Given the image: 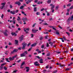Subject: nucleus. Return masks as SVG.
I'll list each match as a JSON object with an SVG mask.
<instances>
[{
	"instance_id": "32",
	"label": "nucleus",
	"mask_w": 73,
	"mask_h": 73,
	"mask_svg": "<svg viewBox=\"0 0 73 73\" xmlns=\"http://www.w3.org/2000/svg\"><path fill=\"white\" fill-rule=\"evenodd\" d=\"M32 49V47H31L28 50V51L29 52H30V51H31V49Z\"/></svg>"
},
{
	"instance_id": "29",
	"label": "nucleus",
	"mask_w": 73,
	"mask_h": 73,
	"mask_svg": "<svg viewBox=\"0 0 73 73\" xmlns=\"http://www.w3.org/2000/svg\"><path fill=\"white\" fill-rule=\"evenodd\" d=\"M37 15H40V12H37L36 13Z\"/></svg>"
},
{
	"instance_id": "13",
	"label": "nucleus",
	"mask_w": 73,
	"mask_h": 73,
	"mask_svg": "<svg viewBox=\"0 0 73 73\" xmlns=\"http://www.w3.org/2000/svg\"><path fill=\"white\" fill-rule=\"evenodd\" d=\"M11 34L12 36H14V35L15 36H16L17 35V34H16V33H11Z\"/></svg>"
},
{
	"instance_id": "21",
	"label": "nucleus",
	"mask_w": 73,
	"mask_h": 73,
	"mask_svg": "<svg viewBox=\"0 0 73 73\" xmlns=\"http://www.w3.org/2000/svg\"><path fill=\"white\" fill-rule=\"evenodd\" d=\"M42 2H40V1H39L37 3V4H42Z\"/></svg>"
},
{
	"instance_id": "4",
	"label": "nucleus",
	"mask_w": 73,
	"mask_h": 73,
	"mask_svg": "<svg viewBox=\"0 0 73 73\" xmlns=\"http://www.w3.org/2000/svg\"><path fill=\"white\" fill-rule=\"evenodd\" d=\"M56 65H59L60 66V67H62L63 66H65V65L63 64V65H62L61 64V63H60L59 64V63H57L56 64Z\"/></svg>"
},
{
	"instance_id": "23",
	"label": "nucleus",
	"mask_w": 73,
	"mask_h": 73,
	"mask_svg": "<svg viewBox=\"0 0 73 73\" xmlns=\"http://www.w3.org/2000/svg\"><path fill=\"white\" fill-rule=\"evenodd\" d=\"M37 7H35L34 8V12H36L37 11Z\"/></svg>"
},
{
	"instance_id": "36",
	"label": "nucleus",
	"mask_w": 73,
	"mask_h": 73,
	"mask_svg": "<svg viewBox=\"0 0 73 73\" xmlns=\"http://www.w3.org/2000/svg\"><path fill=\"white\" fill-rule=\"evenodd\" d=\"M17 57V55L16 54L14 56H13V58H15V57Z\"/></svg>"
},
{
	"instance_id": "10",
	"label": "nucleus",
	"mask_w": 73,
	"mask_h": 73,
	"mask_svg": "<svg viewBox=\"0 0 73 73\" xmlns=\"http://www.w3.org/2000/svg\"><path fill=\"white\" fill-rule=\"evenodd\" d=\"M36 51H37L38 53H41V51H40V50L39 49H37L36 50Z\"/></svg>"
},
{
	"instance_id": "18",
	"label": "nucleus",
	"mask_w": 73,
	"mask_h": 73,
	"mask_svg": "<svg viewBox=\"0 0 73 73\" xmlns=\"http://www.w3.org/2000/svg\"><path fill=\"white\" fill-rule=\"evenodd\" d=\"M36 43H34V44H32L31 46L33 47V46H35L36 45Z\"/></svg>"
},
{
	"instance_id": "57",
	"label": "nucleus",
	"mask_w": 73,
	"mask_h": 73,
	"mask_svg": "<svg viewBox=\"0 0 73 73\" xmlns=\"http://www.w3.org/2000/svg\"><path fill=\"white\" fill-rule=\"evenodd\" d=\"M60 60H63L64 59V58H59Z\"/></svg>"
},
{
	"instance_id": "3",
	"label": "nucleus",
	"mask_w": 73,
	"mask_h": 73,
	"mask_svg": "<svg viewBox=\"0 0 73 73\" xmlns=\"http://www.w3.org/2000/svg\"><path fill=\"white\" fill-rule=\"evenodd\" d=\"M34 65L35 66H39L40 65V64H39L38 63V62H34Z\"/></svg>"
},
{
	"instance_id": "33",
	"label": "nucleus",
	"mask_w": 73,
	"mask_h": 73,
	"mask_svg": "<svg viewBox=\"0 0 73 73\" xmlns=\"http://www.w3.org/2000/svg\"><path fill=\"white\" fill-rule=\"evenodd\" d=\"M3 67H2V66L0 67V70H3Z\"/></svg>"
},
{
	"instance_id": "52",
	"label": "nucleus",
	"mask_w": 73,
	"mask_h": 73,
	"mask_svg": "<svg viewBox=\"0 0 73 73\" xmlns=\"http://www.w3.org/2000/svg\"><path fill=\"white\" fill-rule=\"evenodd\" d=\"M42 39H43V37H41L40 38V40H42Z\"/></svg>"
},
{
	"instance_id": "19",
	"label": "nucleus",
	"mask_w": 73,
	"mask_h": 73,
	"mask_svg": "<svg viewBox=\"0 0 73 73\" xmlns=\"http://www.w3.org/2000/svg\"><path fill=\"white\" fill-rule=\"evenodd\" d=\"M51 0H48L47 1V3L48 4H50V3H51Z\"/></svg>"
},
{
	"instance_id": "30",
	"label": "nucleus",
	"mask_w": 73,
	"mask_h": 73,
	"mask_svg": "<svg viewBox=\"0 0 73 73\" xmlns=\"http://www.w3.org/2000/svg\"><path fill=\"white\" fill-rule=\"evenodd\" d=\"M9 60V58H6V61L7 62H10V61H9L8 60Z\"/></svg>"
},
{
	"instance_id": "24",
	"label": "nucleus",
	"mask_w": 73,
	"mask_h": 73,
	"mask_svg": "<svg viewBox=\"0 0 73 73\" xmlns=\"http://www.w3.org/2000/svg\"><path fill=\"white\" fill-rule=\"evenodd\" d=\"M3 69L5 70H7V67H6L5 66L3 68Z\"/></svg>"
},
{
	"instance_id": "9",
	"label": "nucleus",
	"mask_w": 73,
	"mask_h": 73,
	"mask_svg": "<svg viewBox=\"0 0 73 73\" xmlns=\"http://www.w3.org/2000/svg\"><path fill=\"white\" fill-rule=\"evenodd\" d=\"M25 69H26V72H28L29 70V68L28 67H26L25 68Z\"/></svg>"
},
{
	"instance_id": "63",
	"label": "nucleus",
	"mask_w": 73,
	"mask_h": 73,
	"mask_svg": "<svg viewBox=\"0 0 73 73\" xmlns=\"http://www.w3.org/2000/svg\"><path fill=\"white\" fill-rule=\"evenodd\" d=\"M42 59H40V60H39V61H42Z\"/></svg>"
},
{
	"instance_id": "47",
	"label": "nucleus",
	"mask_w": 73,
	"mask_h": 73,
	"mask_svg": "<svg viewBox=\"0 0 73 73\" xmlns=\"http://www.w3.org/2000/svg\"><path fill=\"white\" fill-rule=\"evenodd\" d=\"M49 44H48V43H47L46 47H49Z\"/></svg>"
},
{
	"instance_id": "59",
	"label": "nucleus",
	"mask_w": 73,
	"mask_h": 73,
	"mask_svg": "<svg viewBox=\"0 0 73 73\" xmlns=\"http://www.w3.org/2000/svg\"><path fill=\"white\" fill-rule=\"evenodd\" d=\"M18 31H21V29L20 28H18Z\"/></svg>"
},
{
	"instance_id": "7",
	"label": "nucleus",
	"mask_w": 73,
	"mask_h": 73,
	"mask_svg": "<svg viewBox=\"0 0 73 73\" xmlns=\"http://www.w3.org/2000/svg\"><path fill=\"white\" fill-rule=\"evenodd\" d=\"M14 58H14L13 56V57H12V58L11 57H10L9 59L10 61H13V60H14Z\"/></svg>"
},
{
	"instance_id": "53",
	"label": "nucleus",
	"mask_w": 73,
	"mask_h": 73,
	"mask_svg": "<svg viewBox=\"0 0 73 73\" xmlns=\"http://www.w3.org/2000/svg\"><path fill=\"white\" fill-rule=\"evenodd\" d=\"M19 10H16L15 11V13H18V12H19Z\"/></svg>"
},
{
	"instance_id": "40",
	"label": "nucleus",
	"mask_w": 73,
	"mask_h": 73,
	"mask_svg": "<svg viewBox=\"0 0 73 73\" xmlns=\"http://www.w3.org/2000/svg\"><path fill=\"white\" fill-rule=\"evenodd\" d=\"M17 70H15L13 71V72H14V73H16V72H17Z\"/></svg>"
},
{
	"instance_id": "41",
	"label": "nucleus",
	"mask_w": 73,
	"mask_h": 73,
	"mask_svg": "<svg viewBox=\"0 0 73 73\" xmlns=\"http://www.w3.org/2000/svg\"><path fill=\"white\" fill-rule=\"evenodd\" d=\"M36 25V23H34L32 27H35V25Z\"/></svg>"
},
{
	"instance_id": "12",
	"label": "nucleus",
	"mask_w": 73,
	"mask_h": 73,
	"mask_svg": "<svg viewBox=\"0 0 73 73\" xmlns=\"http://www.w3.org/2000/svg\"><path fill=\"white\" fill-rule=\"evenodd\" d=\"M29 3H31V1L30 0H28L26 2L27 4H28Z\"/></svg>"
},
{
	"instance_id": "16",
	"label": "nucleus",
	"mask_w": 73,
	"mask_h": 73,
	"mask_svg": "<svg viewBox=\"0 0 73 73\" xmlns=\"http://www.w3.org/2000/svg\"><path fill=\"white\" fill-rule=\"evenodd\" d=\"M25 64V62H23L22 63V64L21 65V68H23V67H21L22 66H23V65H24Z\"/></svg>"
},
{
	"instance_id": "8",
	"label": "nucleus",
	"mask_w": 73,
	"mask_h": 73,
	"mask_svg": "<svg viewBox=\"0 0 73 73\" xmlns=\"http://www.w3.org/2000/svg\"><path fill=\"white\" fill-rule=\"evenodd\" d=\"M25 54V53H23L22 54H21L20 56L21 57H25V56H26Z\"/></svg>"
},
{
	"instance_id": "50",
	"label": "nucleus",
	"mask_w": 73,
	"mask_h": 73,
	"mask_svg": "<svg viewBox=\"0 0 73 73\" xmlns=\"http://www.w3.org/2000/svg\"><path fill=\"white\" fill-rule=\"evenodd\" d=\"M63 39L65 41H66V38H65V37L64 36H63Z\"/></svg>"
},
{
	"instance_id": "5",
	"label": "nucleus",
	"mask_w": 73,
	"mask_h": 73,
	"mask_svg": "<svg viewBox=\"0 0 73 73\" xmlns=\"http://www.w3.org/2000/svg\"><path fill=\"white\" fill-rule=\"evenodd\" d=\"M38 31V30H35L33 29H32V32L33 33H36L37 32V31Z\"/></svg>"
},
{
	"instance_id": "22",
	"label": "nucleus",
	"mask_w": 73,
	"mask_h": 73,
	"mask_svg": "<svg viewBox=\"0 0 73 73\" xmlns=\"http://www.w3.org/2000/svg\"><path fill=\"white\" fill-rule=\"evenodd\" d=\"M3 33H4L5 36H8V34L7 33L5 32Z\"/></svg>"
},
{
	"instance_id": "6",
	"label": "nucleus",
	"mask_w": 73,
	"mask_h": 73,
	"mask_svg": "<svg viewBox=\"0 0 73 73\" xmlns=\"http://www.w3.org/2000/svg\"><path fill=\"white\" fill-rule=\"evenodd\" d=\"M24 38V36L23 35H21L20 38V41H21L22 40H23V38Z\"/></svg>"
},
{
	"instance_id": "35",
	"label": "nucleus",
	"mask_w": 73,
	"mask_h": 73,
	"mask_svg": "<svg viewBox=\"0 0 73 73\" xmlns=\"http://www.w3.org/2000/svg\"><path fill=\"white\" fill-rule=\"evenodd\" d=\"M17 49H16L13 50L14 52H17Z\"/></svg>"
},
{
	"instance_id": "28",
	"label": "nucleus",
	"mask_w": 73,
	"mask_h": 73,
	"mask_svg": "<svg viewBox=\"0 0 73 73\" xmlns=\"http://www.w3.org/2000/svg\"><path fill=\"white\" fill-rule=\"evenodd\" d=\"M66 33L68 36H70V33L68 32H66Z\"/></svg>"
},
{
	"instance_id": "34",
	"label": "nucleus",
	"mask_w": 73,
	"mask_h": 73,
	"mask_svg": "<svg viewBox=\"0 0 73 73\" xmlns=\"http://www.w3.org/2000/svg\"><path fill=\"white\" fill-rule=\"evenodd\" d=\"M15 44H18V42H19L17 40H15Z\"/></svg>"
},
{
	"instance_id": "44",
	"label": "nucleus",
	"mask_w": 73,
	"mask_h": 73,
	"mask_svg": "<svg viewBox=\"0 0 73 73\" xmlns=\"http://www.w3.org/2000/svg\"><path fill=\"white\" fill-rule=\"evenodd\" d=\"M15 17H14L13 18V20L14 21H16V20H15Z\"/></svg>"
},
{
	"instance_id": "49",
	"label": "nucleus",
	"mask_w": 73,
	"mask_h": 73,
	"mask_svg": "<svg viewBox=\"0 0 73 73\" xmlns=\"http://www.w3.org/2000/svg\"><path fill=\"white\" fill-rule=\"evenodd\" d=\"M10 8H13V6H12V5H10Z\"/></svg>"
},
{
	"instance_id": "17",
	"label": "nucleus",
	"mask_w": 73,
	"mask_h": 73,
	"mask_svg": "<svg viewBox=\"0 0 73 73\" xmlns=\"http://www.w3.org/2000/svg\"><path fill=\"white\" fill-rule=\"evenodd\" d=\"M15 3L16 4H18V5H21V3L19 2H16Z\"/></svg>"
},
{
	"instance_id": "14",
	"label": "nucleus",
	"mask_w": 73,
	"mask_h": 73,
	"mask_svg": "<svg viewBox=\"0 0 73 73\" xmlns=\"http://www.w3.org/2000/svg\"><path fill=\"white\" fill-rule=\"evenodd\" d=\"M56 34L57 35H60V32H59V31H56Z\"/></svg>"
},
{
	"instance_id": "45",
	"label": "nucleus",
	"mask_w": 73,
	"mask_h": 73,
	"mask_svg": "<svg viewBox=\"0 0 73 73\" xmlns=\"http://www.w3.org/2000/svg\"><path fill=\"white\" fill-rule=\"evenodd\" d=\"M26 53V54H27L28 53V52H27V51H25V52L24 53Z\"/></svg>"
},
{
	"instance_id": "61",
	"label": "nucleus",
	"mask_w": 73,
	"mask_h": 73,
	"mask_svg": "<svg viewBox=\"0 0 73 73\" xmlns=\"http://www.w3.org/2000/svg\"><path fill=\"white\" fill-rule=\"evenodd\" d=\"M24 31L25 32H26V33H28V32L27 31H26V30H24Z\"/></svg>"
},
{
	"instance_id": "15",
	"label": "nucleus",
	"mask_w": 73,
	"mask_h": 73,
	"mask_svg": "<svg viewBox=\"0 0 73 73\" xmlns=\"http://www.w3.org/2000/svg\"><path fill=\"white\" fill-rule=\"evenodd\" d=\"M49 27L51 28H52V29H54V30H55V31H56V29H55V28H54V27L52 26H49Z\"/></svg>"
},
{
	"instance_id": "43",
	"label": "nucleus",
	"mask_w": 73,
	"mask_h": 73,
	"mask_svg": "<svg viewBox=\"0 0 73 73\" xmlns=\"http://www.w3.org/2000/svg\"><path fill=\"white\" fill-rule=\"evenodd\" d=\"M70 70V68H66L65 69V70Z\"/></svg>"
},
{
	"instance_id": "31",
	"label": "nucleus",
	"mask_w": 73,
	"mask_h": 73,
	"mask_svg": "<svg viewBox=\"0 0 73 73\" xmlns=\"http://www.w3.org/2000/svg\"><path fill=\"white\" fill-rule=\"evenodd\" d=\"M73 8V5L71 6V7L70 8V9H72Z\"/></svg>"
},
{
	"instance_id": "38",
	"label": "nucleus",
	"mask_w": 73,
	"mask_h": 73,
	"mask_svg": "<svg viewBox=\"0 0 73 73\" xmlns=\"http://www.w3.org/2000/svg\"><path fill=\"white\" fill-rule=\"evenodd\" d=\"M58 27H59V28L60 29H62V28L61 26H60L59 25L58 26Z\"/></svg>"
},
{
	"instance_id": "56",
	"label": "nucleus",
	"mask_w": 73,
	"mask_h": 73,
	"mask_svg": "<svg viewBox=\"0 0 73 73\" xmlns=\"http://www.w3.org/2000/svg\"><path fill=\"white\" fill-rule=\"evenodd\" d=\"M37 1H38V0H36L34 1V2L36 3Z\"/></svg>"
},
{
	"instance_id": "26",
	"label": "nucleus",
	"mask_w": 73,
	"mask_h": 73,
	"mask_svg": "<svg viewBox=\"0 0 73 73\" xmlns=\"http://www.w3.org/2000/svg\"><path fill=\"white\" fill-rule=\"evenodd\" d=\"M54 8V5H53L52 6L51 9V10H52V9H53Z\"/></svg>"
},
{
	"instance_id": "1",
	"label": "nucleus",
	"mask_w": 73,
	"mask_h": 73,
	"mask_svg": "<svg viewBox=\"0 0 73 73\" xmlns=\"http://www.w3.org/2000/svg\"><path fill=\"white\" fill-rule=\"evenodd\" d=\"M1 5L2 6L0 7V9H3L4 8V7L5 6V2L1 3Z\"/></svg>"
},
{
	"instance_id": "42",
	"label": "nucleus",
	"mask_w": 73,
	"mask_h": 73,
	"mask_svg": "<svg viewBox=\"0 0 73 73\" xmlns=\"http://www.w3.org/2000/svg\"><path fill=\"white\" fill-rule=\"evenodd\" d=\"M22 48V47H20L19 48H18V49L19 50H21Z\"/></svg>"
},
{
	"instance_id": "62",
	"label": "nucleus",
	"mask_w": 73,
	"mask_h": 73,
	"mask_svg": "<svg viewBox=\"0 0 73 73\" xmlns=\"http://www.w3.org/2000/svg\"><path fill=\"white\" fill-rule=\"evenodd\" d=\"M44 8H43L41 10V11H43L44 10Z\"/></svg>"
},
{
	"instance_id": "64",
	"label": "nucleus",
	"mask_w": 73,
	"mask_h": 73,
	"mask_svg": "<svg viewBox=\"0 0 73 73\" xmlns=\"http://www.w3.org/2000/svg\"><path fill=\"white\" fill-rule=\"evenodd\" d=\"M10 11H11V10H10V9H8L7 10V12H10Z\"/></svg>"
},
{
	"instance_id": "58",
	"label": "nucleus",
	"mask_w": 73,
	"mask_h": 73,
	"mask_svg": "<svg viewBox=\"0 0 73 73\" xmlns=\"http://www.w3.org/2000/svg\"><path fill=\"white\" fill-rule=\"evenodd\" d=\"M15 53V52L14 51V50H13V51H12L11 52V53L12 54H13V53Z\"/></svg>"
},
{
	"instance_id": "39",
	"label": "nucleus",
	"mask_w": 73,
	"mask_h": 73,
	"mask_svg": "<svg viewBox=\"0 0 73 73\" xmlns=\"http://www.w3.org/2000/svg\"><path fill=\"white\" fill-rule=\"evenodd\" d=\"M46 56H50V53H49L47 54Z\"/></svg>"
},
{
	"instance_id": "25",
	"label": "nucleus",
	"mask_w": 73,
	"mask_h": 73,
	"mask_svg": "<svg viewBox=\"0 0 73 73\" xmlns=\"http://www.w3.org/2000/svg\"><path fill=\"white\" fill-rule=\"evenodd\" d=\"M21 20V19H20V17H18L17 19V21H19V20Z\"/></svg>"
},
{
	"instance_id": "54",
	"label": "nucleus",
	"mask_w": 73,
	"mask_h": 73,
	"mask_svg": "<svg viewBox=\"0 0 73 73\" xmlns=\"http://www.w3.org/2000/svg\"><path fill=\"white\" fill-rule=\"evenodd\" d=\"M44 45H43L41 46V48H44Z\"/></svg>"
},
{
	"instance_id": "20",
	"label": "nucleus",
	"mask_w": 73,
	"mask_h": 73,
	"mask_svg": "<svg viewBox=\"0 0 73 73\" xmlns=\"http://www.w3.org/2000/svg\"><path fill=\"white\" fill-rule=\"evenodd\" d=\"M21 12L22 14H24V15H25V16H27V14H25V13L24 12V11H21Z\"/></svg>"
},
{
	"instance_id": "51",
	"label": "nucleus",
	"mask_w": 73,
	"mask_h": 73,
	"mask_svg": "<svg viewBox=\"0 0 73 73\" xmlns=\"http://www.w3.org/2000/svg\"><path fill=\"white\" fill-rule=\"evenodd\" d=\"M3 17H4V15L2 14L1 16V17L2 19H3Z\"/></svg>"
},
{
	"instance_id": "2",
	"label": "nucleus",
	"mask_w": 73,
	"mask_h": 73,
	"mask_svg": "<svg viewBox=\"0 0 73 73\" xmlns=\"http://www.w3.org/2000/svg\"><path fill=\"white\" fill-rule=\"evenodd\" d=\"M22 45L23 46L22 47V49H25V46L27 45V43H25V42H24L22 43Z\"/></svg>"
},
{
	"instance_id": "55",
	"label": "nucleus",
	"mask_w": 73,
	"mask_h": 73,
	"mask_svg": "<svg viewBox=\"0 0 73 73\" xmlns=\"http://www.w3.org/2000/svg\"><path fill=\"white\" fill-rule=\"evenodd\" d=\"M43 24L45 25H48V24L46 23H44Z\"/></svg>"
},
{
	"instance_id": "37",
	"label": "nucleus",
	"mask_w": 73,
	"mask_h": 73,
	"mask_svg": "<svg viewBox=\"0 0 73 73\" xmlns=\"http://www.w3.org/2000/svg\"><path fill=\"white\" fill-rule=\"evenodd\" d=\"M71 5V4L70 3H69V4H68L67 5V6L68 7H70Z\"/></svg>"
},
{
	"instance_id": "48",
	"label": "nucleus",
	"mask_w": 73,
	"mask_h": 73,
	"mask_svg": "<svg viewBox=\"0 0 73 73\" xmlns=\"http://www.w3.org/2000/svg\"><path fill=\"white\" fill-rule=\"evenodd\" d=\"M29 28H26V31H29Z\"/></svg>"
},
{
	"instance_id": "27",
	"label": "nucleus",
	"mask_w": 73,
	"mask_h": 73,
	"mask_svg": "<svg viewBox=\"0 0 73 73\" xmlns=\"http://www.w3.org/2000/svg\"><path fill=\"white\" fill-rule=\"evenodd\" d=\"M24 8V6H21L20 7V9H23Z\"/></svg>"
},
{
	"instance_id": "11",
	"label": "nucleus",
	"mask_w": 73,
	"mask_h": 73,
	"mask_svg": "<svg viewBox=\"0 0 73 73\" xmlns=\"http://www.w3.org/2000/svg\"><path fill=\"white\" fill-rule=\"evenodd\" d=\"M11 13V14H13V15H15V11H10Z\"/></svg>"
},
{
	"instance_id": "60",
	"label": "nucleus",
	"mask_w": 73,
	"mask_h": 73,
	"mask_svg": "<svg viewBox=\"0 0 73 73\" xmlns=\"http://www.w3.org/2000/svg\"><path fill=\"white\" fill-rule=\"evenodd\" d=\"M58 6H56V9H58Z\"/></svg>"
},
{
	"instance_id": "46",
	"label": "nucleus",
	"mask_w": 73,
	"mask_h": 73,
	"mask_svg": "<svg viewBox=\"0 0 73 73\" xmlns=\"http://www.w3.org/2000/svg\"><path fill=\"white\" fill-rule=\"evenodd\" d=\"M19 23V24H23V22H21V21H18Z\"/></svg>"
}]
</instances>
